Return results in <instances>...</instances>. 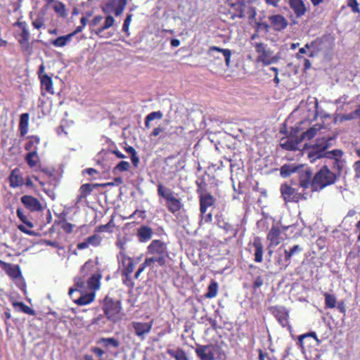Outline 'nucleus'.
I'll use <instances>...</instances> for the list:
<instances>
[{"label": "nucleus", "mask_w": 360, "mask_h": 360, "mask_svg": "<svg viewBox=\"0 0 360 360\" xmlns=\"http://www.w3.org/2000/svg\"><path fill=\"white\" fill-rule=\"evenodd\" d=\"M325 157V153H321L320 150L313 148L308 153V158L311 162H314L316 160Z\"/></svg>", "instance_id": "8fccbe9b"}, {"label": "nucleus", "mask_w": 360, "mask_h": 360, "mask_svg": "<svg viewBox=\"0 0 360 360\" xmlns=\"http://www.w3.org/2000/svg\"><path fill=\"white\" fill-rule=\"evenodd\" d=\"M153 235V231L152 228L146 225L141 226L136 233L139 241L141 243L146 242L151 239Z\"/></svg>", "instance_id": "393cba45"}, {"label": "nucleus", "mask_w": 360, "mask_h": 360, "mask_svg": "<svg viewBox=\"0 0 360 360\" xmlns=\"http://www.w3.org/2000/svg\"><path fill=\"white\" fill-rule=\"evenodd\" d=\"M325 298V308L326 309H333L336 307V297L334 295L329 294L328 292H324Z\"/></svg>", "instance_id": "de8ad7c7"}, {"label": "nucleus", "mask_w": 360, "mask_h": 360, "mask_svg": "<svg viewBox=\"0 0 360 360\" xmlns=\"http://www.w3.org/2000/svg\"><path fill=\"white\" fill-rule=\"evenodd\" d=\"M112 222H113V220L112 219L108 224L100 225V226H97L96 228V229H95V232H96V233H103V232L109 231L108 229L110 226H114L112 224Z\"/></svg>", "instance_id": "338daca9"}, {"label": "nucleus", "mask_w": 360, "mask_h": 360, "mask_svg": "<svg viewBox=\"0 0 360 360\" xmlns=\"http://www.w3.org/2000/svg\"><path fill=\"white\" fill-rule=\"evenodd\" d=\"M27 142L25 144V150L29 152H37L38 145L40 143V138L37 135L27 136Z\"/></svg>", "instance_id": "c85d7f7f"}, {"label": "nucleus", "mask_w": 360, "mask_h": 360, "mask_svg": "<svg viewBox=\"0 0 360 360\" xmlns=\"http://www.w3.org/2000/svg\"><path fill=\"white\" fill-rule=\"evenodd\" d=\"M200 224H210L212 221V214L211 212L205 214L200 213Z\"/></svg>", "instance_id": "69168bd1"}, {"label": "nucleus", "mask_w": 360, "mask_h": 360, "mask_svg": "<svg viewBox=\"0 0 360 360\" xmlns=\"http://www.w3.org/2000/svg\"><path fill=\"white\" fill-rule=\"evenodd\" d=\"M13 26L18 27L21 31L19 34L20 38L18 39L21 51L24 54L30 56L32 53L33 46L32 44L29 41L30 34L27 29V22L18 20L17 22L13 23Z\"/></svg>", "instance_id": "0eeeda50"}, {"label": "nucleus", "mask_w": 360, "mask_h": 360, "mask_svg": "<svg viewBox=\"0 0 360 360\" xmlns=\"http://www.w3.org/2000/svg\"><path fill=\"white\" fill-rule=\"evenodd\" d=\"M300 143L299 137L289 136L282 138L280 141V146L282 148L287 150H296L298 148V144Z\"/></svg>", "instance_id": "4be33fe9"}, {"label": "nucleus", "mask_w": 360, "mask_h": 360, "mask_svg": "<svg viewBox=\"0 0 360 360\" xmlns=\"http://www.w3.org/2000/svg\"><path fill=\"white\" fill-rule=\"evenodd\" d=\"M264 284V278L262 276H258L254 281L252 288L254 290H257Z\"/></svg>", "instance_id": "774afa93"}, {"label": "nucleus", "mask_w": 360, "mask_h": 360, "mask_svg": "<svg viewBox=\"0 0 360 360\" xmlns=\"http://www.w3.org/2000/svg\"><path fill=\"white\" fill-rule=\"evenodd\" d=\"M330 139L321 138L318 139L316 143L311 147L321 151V153H326V150L330 146Z\"/></svg>", "instance_id": "4c0bfd02"}, {"label": "nucleus", "mask_w": 360, "mask_h": 360, "mask_svg": "<svg viewBox=\"0 0 360 360\" xmlns=\"http://www.w3.org/2000/svg\"><path fill=\"white\" fill-rule=\"evenodd\" d=\"M135 334L139 338H143L146 334L150 333L153 326V321L148 323L134 321L131 323Z\"/></svg>", "instance_id": "f3484780"}, {"label": "nucleus", "mask_w": 360, "mask_h": 360, "mask_svg": "<svg viewBox=\"0 0 360 360\" xmlns=\"http://www.w3.org/2000/svg\"><path fill=\"white\" fill-rule=\"evenodd\" d=\"M55 225H58L65 233H71L73 231L74 225L68 222L65 219L56 221Z\"/></svg>", "instance_id": "37998d69"}, {"label": "nucleus", "mask_w": 360, "mask_h": 360, "mask_svg": "<svg viewBox=\"0 0 360 360\" xmlns=\"http://www.w3.org/2000/svg\"><path fill=\"white\" fill-rule=\"evenodd\" d=\"M25 160L30 168L37 167L40 162L39 157L36 151L28 152L25 157Z\"/></svg>", "instance_id": "72a5a7b5"}, {"label": "nucleus", "mask_w": 360, "mask_h": 360, "mask_svg": "<svg viewBox=\"0 0 360 360\" xmlns=\"http://www.w3.org/2000/svg\"><path fill=\"white\" fill-rule=\"evenodd\" d=\"M106 184H84L79 188V194L77 197L76 203L80 202L83 199L86 198L87 195H90L93 191L94 188L98 186H105Z\"/></svg>", "instance_id": "aec40b11"}, {"label": "nucleus", "mask_w": 360, "mask_h": 360, "mask_svg": "<svg viewBox=\"0 0 360 360\" xmlns=\"http://www.w3.org/2000/svg\"><path fill=\"white\" fill-rule=\"evenodd\" d=\"M288 4L297 18H301L306 13L307 7L302 0H289Z\"/></svg>", "instance_id": "5701e85b"}, {"label": "nucleus", "mask_w": 360, "mask_h": 360, "mask_svg": "<svg viewBox=\"0 0 360 360\" xmlns=\"http://www.w3.org/2000/svg\"><path fill=\"white\" fill-rule=\"evenodd\" d=\"M115 23V19L112 15H108L105 19L103 25L98 27L96 31L95 34L100 35L104 30L111 27Z\"/></svg>", "instance_id": "c03bdc74"}, {"label": "nucleus", "mask_w": 360, "mask_h": 360, "mask_svg": "<svg viewBox=\"0 0 360 360\" xmlns=\"http://www.w3.org/2000/svg\"><path fill=\"white\" fill-rule=\"evenodd\" d=\"M20 200L24 206L30 212H39L43 210V206L37 198L25 195L21 197Z\"/></svg>", "instance_id": "2eb2a0df"}, {"label": "nucleus", "mask_w": 360, "mask_h": 360, "mask_svg": "<svg viewBox=\"0 0 360 360\" xmlns=\"http://www.w3.org/2000/svg\"><path fill=\"white\" fill-rule=\"evenodd\" d=\"M95 298V293L90 292L81 295L78 299L75 300V303L77 305L83 306L91 303Z\"/></svg>", "instance_id": "58836bf2"}, {"label": "nucleus", "mask_w": 360, "mask_h": 360, "mask_svg": "<svg viewBox=\"0 0 360 360\" xmlns=\"http://www.w3.org/2000/svg\"><path fill=\"white\" fill-rule=\"evenodd\" d=\"M39 80L41 91H45L51 95L54 94L53 80L50 76L44 75Z\"/></svg>", "instance_id": "cd10ccee"}, {"label": "nucleus", "mask_w": 360, "mask_h": 360, "mask_svg": "<svg viewBox=\"0 0 360 360\" xmlns=\"http://www.w3.org/2000/svg\"><path fill=\"white\" fill-rule=\"evenodd\" d=\"M101 278L102 276L101 273H95L91 274V276L86 281L88 288L93 290H98L101 285Z\"/></svg>", "instance_id": "c756f323"}, {"label": "nucleus", "mask_w": 360, "mask_h": 360, "mask_svg": "<svg viewBox=\"0 0 360 360\" xmlns=\"http://www.w3.org/2000/svg\"><path fill=\"white\" fill-rule=\"evenodd\" d=\"M256 31L262 30L265 32H269L271 29V25L266 22H262L261 20L256 22Z\"/></svg>", "instance_id": "052dcab7"}, {"label": "nucleus", "mask_w": 360, "mask_h": 360, "mask_svg": "<svg viewBox=\"0 0 360 360\" xmlns=\"http://www.w3.org/2000/svg\"><path fill=\"white\" fill-rule=\"evenodd\" d=\"M321 129V126L319 124H315L313 127L308 129L306 131L303 132L300 136V141H302L304 140H311L313 139L316 134L318 131Z\"/></svg>", "instance_id": "7c9ffc66"}, {"label": "nucleus", "mask_w": 360, "mask_h": 360, "mask_svg": "<svg viewBox=\"0 0 360 360\" xmlns=\"http://www.w3.org/2000/svg\"><path fill=\"white\" fill-rule=\"evenodd\" d=\"M252 247L255 249L254 261L257 263H262L263 262L264 246L259 237L254 238Z\"/></svg>", "instance_id": "b1692460"}, {"label": "nucleus", "mask_w": 360, "mask_h": 360, "mask_svg": "<svg viewBox=\"0 0 360 360\" xmlns=\"http://www.w3.org/2000/svg\"><path fill=\"white\" fill-rule=\"evenodd\" d=\"M331 168L333 171V173H335V175L338 179L342 172L345 161L342 158H333L332 160Z\"/></svg>", "instance_id": "2f4dec72"}, {"label": "nucleus", "mask_w": 360, "mask_h": 360, "mask_svg": "<svg viewBox=\"0 0 360 360\" xmlns=\"http://www.w3.org/2000/svg\"><path fill=\"white\" fill-rule=\"evenodd\" d=\"M127 243L126 239L118 238L115 243L116 246L120 249V256L123 257L127 256L125 253V245Z\"/></svg>", "instance_id": "bf43d9fd"}, {"label": "nucleus", "mask_w": 360, "mask_h": 360, "mask_svg": "<svg viewBox=\"0 0 360 360\" xmlns=\"http://www.w3.org/2000/svg\"><path fill=\"white\" fill-rule=\"evenodd\" d=\"M298 180V185L300 187L304 189H307L311 187L312 189L313 178L311 170L307 169L300 172L299 174Z\"/></svg>", "instance_id": "412c9836"}, {"label": "nucleus", "mask_w": 360, "mask_h": 360, "mask_svg": "<svg viewBox=\"0 0 360 360\" xmlns=\"http://www.w3.org/2000/svg\"><path fill=\"white\" fill-rule=\"evenodd\" d=\"M147 254L153 256L146 258L145 260L149 262L150 265L157 262L160 266L166 264V258L169 257L166 243L158 239L152 240L147 247Z\"/></svg>", "instance_id": "f03ea898"}, {"label": "nucleus", "mask_w": 360, "mask_h": 360, "mask_svg": "<svg viewBox=\"0 0 360 360\" xmlns=\"http://www.w3.org/2000/svg\"><path fill=\"white\" fill-rule=\"evenodd\" d=\"M121 259L122 263V274H131L136 265L134 259L127 255L121 257Z\"/></svg>", "instance_id": "a878e982"}, {"label": "nucleus", "mask_w": 360, "mask_h": 360, "mask_svg": "<svg viewBox=\"0 0 360 360\" xmlns=\"http://www.w3.org/2000/svg\"><path fill=\"white\" fill-rule=\"evenodd\" d=\"M257 0H226V4L230 8V13L231 18H245L246 17V10L248 9L247 13L248 14V18L252 20L256 16L255 8L249 6Z\"/></svg>", "instance_id": "f257e3e1"}, {"label": "nucleus", "mask_w": 360, "mask_h": 360, "mask_svg": "<svg viewBox=\"0 0 360 360\" xmlns=\"http://www.w3.org/2000/svg\"><path fill=\"white\" fill-rule=\"evenodd\" d=\"M200 204V213L207 212L208 207L213 206L216 202L215 198L210 193L198 196Z\"/></svg>", "instance_id": "a211bd4d"}, {"label": "nucleus", "mask_w": 360, "mask_h": 360, "mask_svg": "<svg viewBox=\"0 0 360 360\" xmlns=\"http://www.w3.org/2000/svg\"><path fill=\"white\" fill-rule=\"evenodd\" d=\"M347 6L349 7L352 11L354 13H360L359 3L356 0H347Z\"/></svg>", "instance_id": "0e129e2a"}, {"label": "nucleus", "mask_w": 360, "mask_h": 360, "mask_svg": "<svg viewBox=\"0 0 360 360\" xmlns=\"http://www.w3.org/2000/svg\"><path fill=\"white\" fill-rule=\"evenodd\" d=\"M266 46V44L262 42L255 43L254 45L255 51L258 53L257 60L258 62H262L264 65L276 63L278 60L276 56H273V52L267 49Z\"/></svg>", "instance_id": "1a4fd4ad"}, {"label": "nucleus", "mask_w": 360, "mask_h": 360, "mask_svg": "<svg viewBox=\"0 0 360 360\" xmlns=\"http://www.w3.org/2000/svg\"><path fill=\"white\" fill-rule=\"evenodd\" d=\"M210 51H216L217 52L221 53L223 54L224 57L226 67L229 68L230 66L231 58V55H232V52H231V51L230 49H222V48L214 46H211L210 48Z\"/></svg>", "instance_id": "ea45409f"}, {"label": "nucleus", "mask_w": 360, "mask_h": 360, "mask_svg": "<svg viewBox=\"0 0 360 360\" xmlns=\"http://www.w3.org/2000/svg\"><path fill=\"white\" fill-rule=\"evenodd\" d=\"M343 152L340 149H334L325 153V157L331 160H333V158H341Z\"/></svg>", "instance_id": "13d9d810"}, {"label": "nucleus", "mask_w": 360, "mask_h": 360, "mask_svg": "<svg viewBox=\"0 0 360 360\" xmlns=\"http://www.w3.org/2000/svg\"><path fill=\"white\" fill-rule=\"evenodd\" d=\"M99 343H103L105 347L112 346L115 348L119 347V342L114 338H102L98 341Z\"/></svg>", "instance_id": "603ef678"}, {"label": "nucleus", "mask_w": 360, "mask_h": 360, "mask_svg": "<svg viewBox=\"0 0 360 360\" xmlns=\"http://www.w3.org/2000/svg\"><path fill=\"white\" fill-rule=\"evenodd\" d=\"M210 51H216L217 52L221 53L223 54L224 57L226 67L229 68L230 66L231 58V55H232V52H231V51L230 49H222V48L214 46H211L210 48Z\"/></svg>", "instance_id": "a19ab883"}, {"label": "nucleus", "mask_w": 360, "mask_h": 360, "mask_svg": "<svg viewBox=\"0 0 360 360\" xmlns=\"http://www.w3.org/2000/svg\"><path fill=\"white\" fill-rule=\"evenodd\" d=\"M29 121V113L25 112L20 115L18 129L22 137H24L28 133Z\"/></svg>", "instance_id": "bb28decb"}, {"label": "nucleus", "mask_w": 360, "mask_h": 360, "mask_svg": "<svg viewBox=\"0 0 360 360\" xmlns=\"http://www.w3.org/2000/svg\"><path fill=\"white\" fill-rule=\"evenodd\" d=\"M52 8L54 12L57 14L58 16L65 18L68 15L66 6L65 5L59 1H54V4L52 5Z\"/></svg>", "instance_id": "e433bc0d"}, {"label": "nucleus", "mask_w": 360, "mask_h": 360, "mask_svg": "<svg viewBox=\"0 0 360 360\" xmlns=\"http://www.w3.org/2000/svg\"><path fill=\"white\" fill-rule=\"evenodd\" d=\"M8 181L10 187L13 188L21 187L24 185V179L18 168H15L11 171L8 176Z\"/></svg>", "instance_id": "6ab92c4d"}, {"label": "nucleus", "mask_w": 360, "mask_h": 360, "mask_svg": "<svg viewBox=\"0 0 360 360\" xmlns=\"http://www.w3.org/2000/svg\"><path fill=\"white\" fill-rule=\"evenodd\" d=\"M197 190L196 192L198 196L202 194H207V184L205 181H196Z\"/></svg>", "instance_id": "680f3d73"}, {"label": "nucleus", "mask_w": 360, "mask_h": 360, "mask_svg": "<svg viewBox=\"0 0 360 360\" xmlns=\"http://www.w3.org/2000/svg\"><path fill=\"white\" fill-rule=\"evenodd\" d=\"M130 169V164L127 161H120L114 168L112 172L116 174L117 172H123L129 171Z\"/></svg>", "instance_id": "3c124183"}, {"label": "nucleus", "mask_w": 360, "mask_h": 360, "mask_svg": "<svg viewBox=\"0 0 360 360\" xmlns=\"http://www.w3.org/2000/svg\"><path fill=\"white\" fill-rule=\"evenodd\" d=\"M269 21L271 25V28H273V30L276 32H281L284 30L288 25V21L287 19L280 14L269 16Z\"/></svg>", "instance_id": "dca6fc26"}, {"label": "nucleus", "mask_w": 360, "mask_h": 360, "mask_svg": "<svg viewBox=\"0 0 360 360\" xmlns=\"http://www.w3.org/2000/svg\"><path fill=\"white\" fill-rule=\"evenodd\" d=\"M132 16H133V15L131 14V13L127 14V16H126V18H125V20L124 21L123 25H122V31L124 32L127 33V36L129 35V29L130 23L131 22V20H132Z\"/></svg>", "instance_id": "e2e57ef3"}, {"label": "nucleus", "mask_w": 360, "mask_h": 360, "mask_svg": "<svg viewBox=\"0 0 360 360\" xmlns=\"http://www.w3.org/2000/svg\"><path fill=\"white\" fill-rule=\"evenodd\" d=\"M167 353L176 360H188V358L185 351L181 348H178L176 350L167 349Z\"/></svg>", "instance_id": "79ce46f5"}, {"label": "nucleus", "mask_w": 360, "mask_h": 360, "mask_svg": "<svg viewBox=\"0 0 360 360\" xmlns=\"http://www.w3.org/2000/svg\"><path fill=\"white\" fill-rule=\"evenodd\" d=\"M282 231L278 226L273 225L267 233L266 239L269 242L268 248L278 246L284 238L281 236Z\"/></svg>", "instance_id": "ddd939ff"}, {"label": "nucleus", "mask_w": 360, "mask_h": 360, "mask_svg": "<svg viewBox=\"0 0 360 360\" xmlns=\"http://www.w3.org/2000/svg\"><path fill=\"white\" fill-rule=\"evenodd\" d=\"M298 344L302 349L319 345L320 340L315 332L302 334L298 337Z\"/></svg>", "instance_id": "f8f14e48"}, {"label": "nucleus", "mask_w": 360, "mask_h": 360, "mask_svg": "<svg viewBox=\"0 0 360 360\" xmlns=\"http://www.w3.org/2000/svg\"><path fill=\"white\" fill-rule=\"evenodd\" d=\"M303 251L302 247L300 245L296 244L288 250H284V260L285 262H290L292 257L296 255L301 253Z\"/></svg>", "instance_id": "473e14b6"}, {"label": "nucleus", "mask_w": 360, "mask_h": 360, "mask_svg": "<svg viewBox=\"0 0 360 360\" xmlns=\"http://www.w3.org/2000/svg\"><path fill=\"white\" fill-rule=\"evenodd\" d=\"M127 4V0H109L102 7V11L105 13L114 12L115 16H120L124 11Z\"/></svg>", "instance_id": "9b49d317"}, {"label": "nucleus", "mask_w": 360, "mask_h": 360, "mask_svg": "<svg viewBox=\"0 0 360 360\" xmlns=\"http://www.w3.org/2000/svg\"><path fill=\"white\" fill-rule=\"evenodd\" d=\"M86 240L89 245L98 247L101 244L102 238L99 235L95 233L86 238Z\"/></svg>", "instance_id": "5fc2aeb1"}, {"label": "nucleus", "mask_w": 360, "mask_h": 360, "mask_svg": "<svg viewBox=\"0 0 360 360\" xmlns=\"http://www.w3.org/2000/svg\"><path fill=\"white\" fill-rule=\"evenodd\" d=\"M13 306L15 307L16 306H18L20 307V309L22 312L25 314H29V315H34L35 312L34 311L28 307L27 305L25 304L23 302H13Z\"/></svg>", "instance_id": "6e6d98bb"}, {"label": "nucleus", "mask_w": 360, "mask_h": 360, "mask_svg": "<svg viewBox=\"0 0 360 360\" xmlns=\"http://www.w3.org/2000/svg\"><path fill=\"white\" fill-rule=\"evenodd\" d=\"M102 309L105 316L108 320L114 323L120 320L122 305L120 300H115L109 295H106L103 301Z\"/></svg>", "instance_id": "423d86ee"}, {"label": "nucleus", "mask_w": 360, "mask_h": 360, "mask_svg": "<svg viewBox=\"0 0 360 360\" xmlns=\"http://www.w3.org/2000/svg\"><path fill=\"white\" fill-rule=\"evenodd\" d=\"M94 268V262L89 259L80 269L81 276L75 279V285L77 288H70L68 294L71 295L73 292L77 290V288H84L85 286V278L88 276Z\"/></svg>", "instance_id": "9d476101"}, {"label": "nucleus", "mask_w": 360, "mask_h": 360, "mask_svg": "<svg viewBox=\"0 0 360 360\" xmlns=\"http://www.w3.org/2000/svg\"><path fill=\"white\" fill-rule=\"evenodd\" d=\"M219 291V284L214 281L212 280L207 287V290L204 295V297L207 299H212L217 295Z\"/></svg>", "instance_id": "c9c22d12"}, {"label": "nucleus", "mask_w": 360, "mask_h": 360, "mask_svg": "<svg viewBox=\"0 0 360 360\" xmlns=\"http://www.w3.org/2000/svg\"><path fill=\"white\" fill-rule=\"evenodd\" d=\"M158 195L165 200V205L170 213L175 214L181 210L183 205L181 200L174 196L170 189L162 184L158 185Z\"/></svg>", "instance_id": "39448f33"}, {"label": "nucleus", "mask_w": 360, "mask_h": 360, "mask_svg": "<svg viewBox=\"0 0 360 360\" xmlns=\"http://www.w3.org/2000/svg\"><path fill=\"white\" fill-rule=\"evenodd\" d=\"M195 352L200 360H215V355L218 360L226 359V352L217 345L197 344Z\"/></svg>", "instance_id": "20e7f679"}, {"label": "nucleus", "mask_w": 360, "mask_h": 360, "mask_svg": "<svg viewBox=\"0 0 360 360\" xmlns=\"http://www.w3.org/2000/svg\"><path fill=\"white\" fill-rule=\"evenodd\" d=\"M71 35L66 34L60 36L51 41V44L55 47H63L71 40Z\"/></svg>", "instance_id": "a18cd8bd"}, {"label": "nucleus", "mask_w": 360, "mask_h": 360, "mask_svg": "<svg viewBox=\"0 0 360 360\" xmlns=\"http://www.w3.org/2000/svg\"><path fill=\"white\" fill-rule=\"evenodd\" d=\"M4 270L12 278H18L21 276V271L18 265L8 264L4 267Z\"/></svg>", "instance_id": "f704fd0d"}, {"label": "nucleus", "mask_w": 360, "mask_h": 360, "mask_svg": "<svg viewBox=\"0 0 360 360\" xmlns=\"http://www.w3.org/2000/svg\"><path fill=\"white\" fill-rule=\"evenodd\" d=\"M280 192L285 203L299 202L307 199V194L305 193L298 192L297 188L287 183L281 185Z\"/></svg>", "instance_id": "6e6552de"}, {"label": "nucleus", "mask_w": 360, "mask_h": 360, "mask_svg": "<svg viewBox=\"0 0 360 360\" xmlns=\"http://www.w3.org/2000/svg\"><path fill=\"white\" fill-rule=\"evenodd\" d=\"M163 117V114L161 111H154L149 113L145 118V127L146 129H149L150 127V122L155 119H162Z\"/></svg>", "instance_id": "49530a36"}, {"label": "nucleus", "mask_w": 360, "mask_h": 360, "mask_svg": "<svg viewBox=\"0 0 360 360\" xmlns=\"http://www.w3.org/2000/svg\"><path fill=\"white\" fill-rule=\"evenodd\" d=\"M16 214L20 220L26 224L28 227L32 228L33 224L27 219V217L24 214L21 208H18Z\"/></svg>", "instance_id": "4d7b16f0"}, {"label": "nucleus", "mask_w": 360, "mask_h": 360, "mask_svg": "<svg viewBox=\"0 0 360 360\" xmlns=\"http://www.w3.org/2000/svg\"><path fill=\"white\" fill-rule=\"evenodd\" d=\"M296 170L297 167L292 165H284L281 168V174L286 177L295 172Z\"/></svg>", "instance_id": "864d4df0"}, {"label": "nucleus", "mask_w": 360, "mask_h": 360, "mask_svg": "<svg viewBox=\"0 0 360 360\" xmlns=\"http://www.w3.org/2000/svg\"><path fill=\"white\" fill-rule=\"evenodd\" d=\"M270 311L283 327L288 326L289 314L284 307L274 306L271 307Z\"/></svg>", "instance_id": "4468645a"}, {"label": "nucleus", "mask_w": 360, "mask_h": 360, "mask_svg": "<svg viewBox=\"0 0 360 360\" xmlns=\"http://www.w3.org/2000/svg\"><path fill=\"white\" fill-rule=\"evenodd\" d=\"M219 220H218L219 227L223 229L225 232L230 235L231 237H236L238 234V229H235L233 226L228 222H224V225L219 224Z\"/></svg>", "instance_id": "09e8293b"}, {"label": "nucleus", "mask_w": 360, "mask_h": 360, "mask_svg": "<svg viewBox=\"0 0 360 360\" xmlns=\"http://www.w3.org/2000/svg\"><path fill=\"white\" fill-rule=\"evenodd\" d=\"M337 179L335 173H333L327 165H323L313 177L312 191H321L324 188L334 184Z\"/></svg>", "instance_id": "7ed1b4c3"}]
</instances>
